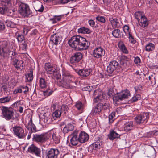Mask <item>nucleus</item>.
Instances as JSON below:
<instances>
[{
    "mask_svg": "<svg viewBox=\"0 0 158 158\" xmlns=\"http://www.w3.org/2000/svg\"><path fill=\"white\" fill-rule=\"evenodd\" d=\"M13 60H12L13 64L17 69H20L23 67V61L22 60H19L17 59L13 58Z\"/></svg>",
    "mask_w": 158,
    "mask_h": 158,
    "instance_id": "obj_21",
    "label": "nucleus"
},
{
    "mask_svg": "<svg viewBox=\"0 0 158 158\" xmlns=\"http://www.w3.org/2000/svg\"><path fill=\"white\" fill-rule=\"evenodd\" d=\"M45 69L47 73L49 74H54L56 71L55 68L49 64H45Z\"/></svg>",
    "mask_w": 158,
    "mask_h": 158,
    "instance_id": "obj_23",
    "label": "nucleus"
},
{
    "mask_svg": "<svg viewBox=\"0 0 158 158\" xmlns=\"http://www.w3.org/2000/svg\"><path fill=\"white\" fill-rule=\"evenodd\" d=\"M7 11V7L4 6V7H0V13L2 14H4L6 13Z\"/></svg>",
    "mask_w": 158,
    "mask_h": 158,
    "instance_id": "obj_56",
    "label": "nucleus"
},
{
    "mask_svg": "<svg viewBox=\"0 0 158 158\" xmlns=\"http://www.w3.org/2000/svg\"><path fill=\"white\" fill-rule=\"evenodd\" d=\"M17 39L19 42H21L24 40V37L23 35L19 34L17 36Z\"/></svg>",
    "mask_w": 158,
    "mask_h": 158,
    "instance_id": "obj_57",
    "label": "nucleus"
},
{
    "mask_svg": "<svg viewBox=\"0 0 158 158\" xmlns=\"http://www.w3.org/2000/svg\"><path fill=\"white\" fill-rule=\"evenodd\" d=\"M118 46L120 49L123 53L126 54H127L128 53V51L124 44L123 43H119Z\"/></svg>",
    "mask_w": 158,
    "mask_h": 158,
    "instance_id": "obj_42",
    "label": "nucleus"
},
{
    "mask_svg": "<svg viewBox=\"0 0 158 158\" xmlns=\"http://www.w3.org/2000/svg\"><path fill=\"white\" fill-rule=\"evenodd\" d=\"M105 54V50L101 47H98L94 49L92 52V55L95 58L101 59Z\"/></svg>",
    "mask_w": 158,
    "mask_h": 158,
    "instance_id": "obj_12",
    "label": "nucleus"
},
{
    "mask_svg": "<svg viewBox=\"0 0 158 158\" xmlns=\"http://www.w3.org/2000/svg\"><path fill=\"white\" fill-rule=\"evenodd\" d=\"M26 127L27 129L29 130H31L32 132H35L37 131L36 127L32 123V118H31L27 125L26 126Z\"/></svg>",
    "mask_w": 158,
    "mask_h": 158,
    "instance_id": "obj_27",
    "label": "nucleus"
},
{
    "mask_svg": "<svg viewBox=\"0 0 158 158\" xmlns=\"http://www.w3.org/2000/svg\"><path fill=\"white\" fill-rule=\"evenodd\" d=\"M43 118L42 120L45 123L49 124L52 122L51 116L49 114H44L43 115Z\"/></svg>",
    "mask_w": 158,
    "mask_h": 158,
    "instance_id": "obj_32",
    "label": "nucleus"
},
{
    "mask_svg": "<svg viewBox=\"0 0 158 158\" xmlns=\"http://www.w3.org/2000/svg\"><path fill=\"white\" fill-rule=\"evenodd\" d=\"M100 145L98 142H95L89 146L88 150L89 152H92L93 151L97 150L100 148Z\"/></svg>",
    "mask_w": 158,
    "mask_h": 158,
    "instance_id": "obj_28",
    "label": "nucleus"
},
{
    "mask_svg": "<svg viewBox=\"0 0 158 158\" xmlns=\"http://www.w3.org/2000/svg\"><path fill=\"white\" fill-rule=\"evenodd\" d=\"M78 32L82 34H89L91 32V31L88 28L82 27L78 29Z\"/></svg>",
    "mask_w": 158,
    "mask_h": 158,
    "instance_id": "obj_35",
    "label": "nucleus"
},
{
    "mask_svg": "<svg viewBox=\"0 0 158 158\" xmlns=\"http://www.w3.org/2000/svg\"><path fill=\"white\" fill-rule=\"evenodd\" d=\"M18 12L20 15L25 18L30 17L32 15V13L29 6L23 3L19 4Z\"/></svg>",
    "mask_w": 158,
    "mask_h": 158,
    "instance_id": "obj_3",
    "label": "nucleus"
},
{
    "mask_svg": "<svg viewBox=\"0 0 158 158\" xmlns=\"http://www.w3.org/2000/svg\"><path fill=\"white\" fill-rule=\"evenodd\" d=\"M11 99V97L6 96L0 98V103H5L9 102Z\"/></svg>",
    "mask_w": 158,
    "mask_h": 158,
    "instance_id": "obj_40",
    "label": "nucleus"
},
{
    "mask_svg": "<svg viewBox=\"0 0 158 158\" xmlns=\"http://www.w3.org/2000/svg\"><path fill=\"white\" fill-rule=\"evenodd\" d=\"M93 98L94 102L97 103L99 101L107 99L108 96L106 93L102 92L100 89H97L94 91Z\"/></svg>",
    "mask_w": 158,
    "mask_h": 158,
    "instance_id": "obj_5",
    "label": "nucleus"
},
{
    "mask_svg": "<svg viewBox=\"0 0 158 158\" xmlns=\"http://www.w3.org/2000/svg\"><path fill=\"white\" fill-rule=\"evenodd\" d=\"M15 10L9 9L7 7V11L6 13L8 15L12 16L15 14Z\"/></svg>",
    "mask_w": 158,
    "mask_h": 158,
    "instance_id": "obj_45",
    "label": "nucleus"
},
{
    "mask_svg": "<svg viewBox=\"0 0 158 158\" xmlns=\"http://www.w3.org/2000/svg\"><path fill=\"white\" fill-rule=\"evenodd\" d=\"M96 19L97 20L103 23H105L106 22L105 18L102 16H98L96 18Z\"/></svg>",
    "mask_w": 158,
    "mask_h": 158,
    "instance_id": "obj_50",
    "label": "nucleus"
},
{
    "mask_svg": "<svg viewBox=\"0 0 158 158\" xmlns=\"http://www.w3.org/2000/svg\"><path fill=\"white\" fill-rule=\"evenodd\" d=\"M59 153L57 149L51 148L46 153V158H57Z\"/></svg>",
    "mask_w": 158,
    "mask_h": 158,
    "instance_id": "obj_15",
    "label": "nucleus"
},
{
    "mask_svg": "<svg viewBox=\"0 0 158 158\" xmlns=\"http://www.w3.org/2000/svg\"><path fill=\"white\" fill-rule=\"evenodd\" d=\"M115 93L114 92L113 88H109L107 93L108 95L111 98H112L115 95Z\"/></svg>",
    "mask_w": 158,
    "mask_h": 158,
    "instance_id": "obj_49",
    "label": "nucleus"
},
{
    "mask_svg": "<svg viewBox=\"0 0 158 158\" xmlns=\"http://www.w3.org/2000/svg\"><path fill=\"white\" fill-rule=\"evenodd\" d=\"M120 135L113 130H111L108 135V138L111 140H113L120 137Z\"/></svg>",
    "mask_w": 158,
    "mask_h": 158,
    "instance_id": "obj_20",
    "label": "nucleus"
},
{
    "mask_svg": "<svg viewBox=\"0 0 158 158\" xmlns=\"http://www.w3.org/2000/svg\"><path fill=\"white\" fill-rule=\"evenodd\" d=\"M49 136L47 133L41 134L40 135L35 134L34 135L33 139L34 141L37 142L44 143L48 139Z\"/></svg>",
    "mask_w": 158,
    "mask_h": 158,
    "instance_id": "obj_11",
    "label": "nucleus"
},
{
    "mask_svg": "<svg viewBox=\"0 0 158 158\" xmlns=\"http://www.w3.org/2000/svg\"><path fill=\"white\" fill-rule=\"evenodd\" d=\"M123 29L124 32L126 34L129 33V32H130L129 31V27L127 25H125L123 27Z\"/></svg>",
    "mask_w": 158,
    "mask_h": 158,
    "instance_id": "obj_60",
    "label": "nucleus"
},
{
    "mask_svg": "<svg viewBox=\"0 0 158 158\" xmlns=\"http://www.w3.org/2000/svg\"><path fill=\"white\" fill-rule=\"evenodd\" d=\"M104 5L107 6H110L111 3L110 0H103Z\"/></svg>",
    "mask_w": 158,
    "mask_h": 158,
    "instance_id": "obj_61",
    "label": "nucleus"
},
{
    "mask_svg": "<svg viewBox=\"0 0 158 158\" xmlns=\"http://www.w3.org/2000/svg\"><path fill=\"white\" fill-rule=\"evenodd\" d=\"M74 129V126L71 124L69 123L64 127L63 132L64 134L67 133L68 132L73 131Z\"/></svg>",
    "mask_w": 158,
    "mask_h": 158,
    "instance_id": "obj_30",
    "label": "nucleus"
},
{
    "mask_svg": "<svg viewBox=\"0 0 158 158\" xmlns=\"http://www.w3.org/2000/svg\"><path fill=\"white\" fill-rule=\"evenodd\" d=\"M68 107L67 106L65 105H63L61 106L60 111L61 113L64 114H66L68 112Z\"/></svg>",
    "mask_w": 158,
    "mask_h": 158,
    "instance_id": "obj_44",
    "label": "nucleus"
},
{
    "mask_svg": "<svg viewBox=\"0 0 158 158\" xmlns=\"http://www.w3.org/2000/svg\"><path fill=\"white\" fill-rule=\"evenodd\" d=\"M129 59L125 56H122L120 59V64L119 66L120 67V70H122L125 68H126L128 64Z\"/></svg>",
    "mask_w": 158,
    "mask_h": 158,
    "instance_id": "obj_18",
    "label": "nucleus"
},
{
    "mask_svg": "<svg viewBox=\"0 0 158 158\" xmlns=\"http://www.w3.org/2000/svg\"><path fill=\"white\" fill-rule=\"evenodd\" d=\"M1 110L2 117L6 120H14L15 119L14 116V113L12 108L2 106Z\"/></svg>",
    "mask_w": 158,
    "mask_h": 158,
    "instance_id": "obj_4",
    "label": "nucleus"
},
{
    "mask_svg": "<svg viewBox=\"0 0 158 158\" xmlns=\"http://www.w3.org/2000/svg\"><path fill=\"white\" fill-rule=\"evenodd\" d=\"M128 34L130 41L131 43H135V40H134L133 36L132 35L131 33V32H129Z\"/></svg>",
    "mask_w": 158,
    "mask_h": 158,
    "instance_id": "obj_55",
    "label": "nucleus"
},
{
    "mask_svg": "<svg viewBox=\"0 0 158 158\" xmlns=\"http://www.w3.org/2000/svg\"><path fill=\"white\" fill-rule=\"evenodd\" d=\"M92 89L93 87L92 86H87L86 87H83L82 88V90L83 91H87L89 92H90L92 91Z\"/></svg>",
    "mask_w": 158,
    "mask_h": 158,
    "instance_id": "obj_59",
    "label": "nucleus"
},
{
    "mask_svg": "<svg viewBox=\"0 0 158 158\" xmlns=\"http://www.w3.org/2000/svg\"><path fill=\"white\" fill-rule=\"evenodd\" d=\"M109 21L110 22L111 25L114 28H119L120 27V23L118 20L116 18H110Z\"/></svg>",
    "mask_w": 158,
    "mask_h": 158,
    "instance_id": "obj_22",
    "label": "nucleus"
},
{
    "mask_svg": "<svg viewBox=\"0 0 158 158\" xmlns=\"http://www.w3.org/2000/svg\"><path fill=\"white\" fill-rule=\"evenodd\" d=\"M30 72L26 76V81L31 82L33 79V71L31 70Z\"/></svg>",
    "mask_w": 158,
    "mask_h": 158,
    "instance_id": "obj_41",
    "label": "nucleus"
},
{
    "mask_svg": "<svg viewBox=\"0 0 158 158\" xmlns=\"http://www.w3.org/2000/svg\"><path fill=\"white\" fill-rule=\"evenodd\" d=\"M102 103H99L95 107H94L92 110L94 115L96 114H99L102 110Z\"/></svg>",
    "mask_w": 158,
    "mask_h": 158,
    "instance_id": "obj_25",
    "label": "nucleus"
},
{
    "mask_svg": "<svg viewBox=\"0 0 158 158\" xmlns=\"http://www.w3.org/2000/svg\"><path fill=\"white\" fill-rule=\"evenodd\" d=\"M90 70L83 69L79 70L78 72L79 75L83 77H87L90 74Z\"/></svg>",
    "mask_w": 158,
    "mask_h": 158,
    "instance_id": "obj_31",
    "label": "nucleus"
},
{
    "mask_svg": "<svg viewBox=\"0 0 158 158\" xmlns=\"http://www.w3.org/2000/svg\"><path fill=\"white\" fill-rule=\"evenodd\" d=\"M11 0H1V4L4 6H10Z\"/></svg>",
    "mask_w": 158,
    "mask_h": 158,
    "instance_id": "obj_43",
    "label": "nucleus"
},
{
    "mask_svg": "<svg viewBox=\"0 0 158 158\" xmlns=\"http://www.w3.org/2000/svg\"><path fill=\"white\" fill-rule=\"evenodd\" d=\"M144 15L143 12L140 11L136 12L135 14V18L137 19L138 22L140 20V18H142Z\"/></svg>",
    "mask_w": 158,
    "mask_h": 158,
    "instance_id": "obj_39",
    "label": "nucleus"
},
{
    "mask_svg": "<svg viewBox=\"0 0 158 158\" xmlns=\"http://www.w3.org/2000/svg\"><path fill=\"white\" fill-rule=\"evenodd\" d=\"M34 6L35 10L39 12H43L44 9L42 3L39 1L35 2Z\"/></svg>",
    "mask_w": 158,
    "mask_h": 158,
    "instance_id": "obj_24",
    "label": "nucleus"
},
{
    "mask_svg": "<svg viewBox=\"0 0 158 158\" xmlns=\"http://www.w3.org/2000/svg\"><path fill=\"white\" fill-rule=\"evenodd\" d=\"M61 114V112L60 110H56L53 113V117L54 119H56V118L60 117Z\"/></svg>",
    "mask_w": 158,
    "mask_h": 158,
    "instance_id": "obj_38",
    "label": "nucleus"
},
{
    "mask_svg": "<svg viewBox=\"0 0 158 158\" xmlns=\"http://www.w3.org/2000/svg\"><path fill=\"white\" fill-rule=\"evenodd\" d=\"M133 126V123L132 121L126 122L124 124V130L126 131H129L132 129Z\"/></svg>",
    "mask_w": 158,
    "mask_h": 158,
    "instance_id": "obj_29",
    "label": "nucleus"
},
{
    "mask_svg": "<svg viewBox=\"0 0 158 158\" xmlns=\"http://www.w3.org/2000/svg\"><path fill=\"white\" fill-rule=\"evenodd\" d=\"M149 118V115L147 113H143L137 115L135 118L137 124H140L146 123Z\"/></svg>",
    "mask_w": 158,
    "mask_h": 158,
    "instance_id": "obj_8",
    "label": "nucleus"
},
{
    "mask_svg": "<svg viewBox=\"0 0 158 158\" xmlns=\"http://www.w3.org/2000/svg\"><path fill=\"white\" fill-rule=\"evenodd\" d=\"M20 88L22 90V91H23L24 94H26L29 91V88L27 86L20 85Z\"/></svg>",
    "mask_w": 158,
    "mask_h": 158,
    "instance_id": "obj_52",
    "label": "nucleus"
},
{
    "mask_svg": "<svg viewBox=\"0 0 158 158\" xmlns=\"http://www.w3.org/2000/svg\"><path fill=\"white\" fill-rule=\"evenodd\" d=\"M12 129L14 134L19 138L23 139L25 137L26 134L21 127L15 126L13 127Z\"/></svg>",
    "mask_w": 158,
    "mask_h": 158,
    "instance_id": "obj_9",
    "label": "nucleus"
},
{
    "mask_svg": "<svg viewBox=\"0 0 158 158\" xmlns=\"http://www.w3.org/2000/svg\"><path fill=\"white\" fill-rule=\"evenodd\" d=\"M139 22V25L143 28L147 27L149 24V21L145 15L140 19Z\"/></svg>",
    "mask_w": 158,
    "mask_h": 158,
    "instance_id": "obj_26",
    "label": "nucleus"
},
{
    "mask_svg": "<svg viewBox=\"0 0 158 158\" xmlns=\"http://www.w3.org/2000/svg\"><path fill=\"white\" fill-rule=\"evenodd\" d=\"M10 43L6 40H0V48L3 53H6L9 51Z\"/></svg>",
    "mask_w": 158,
    "mask_h": 158,
    "instance_id": "obj_14",
    "label": "nucleus"
},
{
    "mask_svg": "<svg viewBox=\"0 0 158 158\" xmlns=\"http://www.w3.org/2000/svg\"><path fill=\"white\" fill-rule=\"evenodd\" d=\"M39 83L40 87L42 89L46 88L48 85L47 81L43 78H40Z\"/></svg>",
    "mask_w": 158,
    "mask_h": 158,
    "instance_id": "obj_33",
    "label": "nucleus"
},
{
    "mask_svg": "<svg viewBox=\"0 0 158 158\" xmlns=\"http://www.w3.org/2000/svg\"><path fill=\"white\" fill-rule=\"evenodd\" d=\"M120 30L118 29H114L112 32L113 35L115 38H119V36Z\"/></svg>",
    "mask_w": 158,
    "mask_h": 158,
    "instance_id": "obj_48",
    "label": "nucleus"
},
{
    "mask_svg": "<svg viewBox=\"0 0 158 158\" xmlns=\"http://www.w3.org/2000/svg\"><path fill=\"white\" fill-rule=\"evenodd\" d=\"M69 45L75 50H79L81 48L86 49L89 46L90 43L86 39L79 35L72 37L68 41Z\"/></svg>",
    "mask_w": 158,
    "mask_h": 158,
    "instance_id": "obj_1",
    "label": "nucleus"
},
{
    "mask_svg": "<svg viewBox=\"0 0 158 158\" xmlns=\"http://www.w3.org/2000/svg\"><path fill=\"white\" fill-rule=\"evenodd\" d=\"M27 151L29 153L35 154L36 156L41 157L40 149L34 144H32L29 147Z\"/></svg>",
    "mask_w": 158,
    "mask_h": 158,
    "instance_id": "obj_13",
    "label": "nucleus"
},
{
    "mask_svg": "<svg viewBox=\"0 0 158 158\" xmlns=\"http://www.w3.org/2000/svg\"><path fill=\"white\" fill-rule=\"evenodd\" d=\"M110 104L109 103H105L104 104H102V110H107V111H109Z\"/></svg>",
    "mask_w": 158,
    "mask_h": 158,
    "instance_id": "obj_53",
    "label": "nucleus"
},
{
    "mask_svg": "<svg viewBox=\"0 0 158 158\" xmlns=\"http://www.w3.org/2000/svg\"><path fill=\"white\" fill-rule=\"evenodd\" d=\"M52 139L56 144H58L59 143L60 141V136L58 134L53 133L52 135Z\"/></svg>",
    "mask_w": 158,
    "mask_h": 158,
    "instance_id": "obj_34",
    "label": "nucleus"
},
{
    "mask_svg": "<svg viewBox=\"0 0 158 158\" xmlns=\"http://www.w3.org/2000/svg\"><path fill=\"white\" fill-rule=\"evenodd\" d=\"M6 24L8 27H10L11 28H14L15 27L16 24L13 22L7 20L6 22Z\"/></svg>",
    "mask_w": 158,
    "mask_h": 158,
    "instance_id": "obj_46",
    "label": "nucleus"
},
{
    "mask_svg": "<svg viewBox=\"0 0 158 158\" xmlns=\"http://www.w3.org/2000/svg\"><path fill=\"white\" fill-rule=\"evenodd\" d=\"M37 33V31L36 29L32 30L30 33V35L31 36L34 37Z\"/></svg>",
    "mask_w": 158,
    "mask_h": 158,
    "instance_id": "obj_62",
    "label": "nucleus"
},
{
    "mask_svg": "<svg viewBox=\"0 0 158 158\" xmlns=\"http://www.w3.org/2000/svg\"><path fill=\"white\" fill-rule=\"evenodd\" d=\"M76 0H60V2L61 4H64L68 3L69 2L72 1L75 2Z\"/></svg>",
    "mask_w": 158,
    "mask_h": 158,
    "instance_id": "obj_63",
    "label": "nucleus"
},
{
    "mask_svg": "<svg viewBox=\"0 0 158 158\" xmlns=\"http://www.w3.org/2000/svg\"><path fill=\"white\" fill-rule=\"evenodd\" d=\"M78 136L80 142L81 143H84L89 139V137L88 134L83 131H81Z\"/></svg>",
    "mask_w": 158,
    "mask_h": 158,
    "instance_id": "obj_19",
    "label": "nucleus"
},
{
    "mask_svg": "<svg viewBox=\"0 0 158 158\" xmlns=\"http://www.w3.org/2000/svg\"><path fill=\"white\" fill-rule=\"evenodd\" d=\"M130 96V92L128 90H127L119 94H115L112 98H113V101L116 102L119 100L121 101L123 99L128 98Z\"/></svg>",
    "mask_w": 158,
    "mask_h": 158,
    "instance_id": "obj_10",
    "label": "nucleus"
},
{
    "mask_svg": "<svg viewBox=\"0 0 158 158\" xmlns=\"http://www.w3.org/2000/svg\"><path fill=\"white\" fill-rule=\"evenodd\" d=\"M141 98L140 95L139 94H136L133 97L131 100L132 102H135Z\"/></svg>",
    "mask_w": 158,
    "mask_h": 158,
    "instance_id": "obj_54",
    "label": "nucleus"
},
{
    "mask_svg": "<svg viewBox=\"0 0 158 158\" xmlns=\"http://www.w3.org/2000/svg\"><path fill=\"white\" fill-rule=\"evenodd\" d=\"M53 93V91L50 89H47L46 90L43 91V94L45 97H48L51 95Z\"/></svg>",
    "mask_w": 158,
    "mask_h": 158,
    "instance_id": "obj_51",
    "label": "nucleus"
},
{
    "mask_svg": "<svg viewBox=\"0 0 158 158\" xmlns=\"http://www.w3.org/2000/svg\"><path fill=\"white\" fill-rule=\"evenodd\" d=\"M62 40L61 36L56 34L51 36L49 43V46L52 48L56 47L57 45L59 44Z\"/></svg>",
    "mask_w": 158,
    "mask_h": 158,
    "instance_id": "obj_6",
    "label": "nucleus"
},
{
    "mask_svg": "<svg viewBox=\"0 0 158 158\" xmlns=\"http://www.w3.org/2000/svg\"><path fill=\"white\" fill-rule=\"evenodd\" d=\"M82 54L80 52H77L73 54L70 59L71 63H76L78 62L82 59Z\"/></svg>",
    "mask_w": 158,
    "mask_h": 158,
    "instance_id": "obj_16",
    "label": "nucleus"
},
{
    "mask_svg": "<svg viewBox=\"0 0 158 158\" xmlns=\"http://www.w3.org/2000/svg\"><path fill=\"white\" fill-rule=\"evenodd\" d=\"M78 131H75L70 135L72 137L70 139V143L72 145H76L80 142L78 137Z\"/></svg>",
    "mask_w": 158,
    "mask_h": 158,
    "instance_id": "obj_17",
    "label": "nucleus"
},
{
    "mask_svg": "<svg viewBox=\"0 0 158 158\" xmlns=\"http://www.w3.org/2000/svg\"><path fill=\"white\" fill-rule=\"evenodd\" d=\"M22 90L21 89V88H20V86L19 87L17 88L14 90L13 93L15 94H16L18 93H22Z\"/></svg>",
    "mask_w": 158,
    "mask_h": 158,
    "instance_id": "obj_58",
    "label": "nucleus"
},
{
    "mask_svg": "<svg viewBox=\"0 0 158 158\" xmlns=\"http://www.w3.org/2000/svg\"><path fill=\"white\" fill-rule=\"evenodd\" d=\"M20 102V100L17 101L12 105V106L13 107H17L19 105Z\"/></svg>",
    "mask_w": 158,
    "mask_h": 158,
    "instance_id": "obj_64",
    "label": "nucleus"
},
{
    "mask_svg": "<svg viewBox=\"0 0 158 158\" xmlns=\"http://www.w3.org/2000/svg\"><path fill=\"white\" fill-rule=\"evenodd\" d=\"M75 106L78 110L82 112L83 109V105L81 102L80 101L77 102Z\"/></svg>",
    "mask_w": 158,
    "mask_h": 158,
    "instance_id": "obj_37",
    "label": "nucleus"
},
{
    "mask_svg": "<svg viewBox=\"0 0 158 158\" xmlns=\"http://www.w3.org/2000/svg\"><path fill=\"white\" fill-rule=\"evenodd\" d=\"M120 67L118 63L115 60H113L110 62L107 66V71L109 73L112 74L114 73L115 70H118L120 71Z\"/></svg>",
    "mask_w": 158,
    "mask_h": 158,
    "instance_id": "obj_7",
    "label": "nucleus"
},
{
    "mask_svg": "<svg viewBox=\"0 0 158 158\" xmlns=\"http://www.w3.org/2000/svg\"><path fill=\"white\" fill-rule=\"evenodd\" d=\"M75 77L68 71H64L62 74V78L59 80L57 84L59 86L67 89H73L74 87L71 86L70 83L74 82Z\"/></svg>",
    "mask_w": 158,
    "mask_h": 158,
    "instance_id": "obj_2",
    "label": "nucleus"
},
{
    "mask_svg": "<svg viewBox=\"0 0 158 158\" xmlns=\"http://www.w3.org/2000/svg\"><path fill=\"white\" fill-rule=\"evenodd\" d=\"M155 48V45L151 43L147 44L145 46V50L148 52L153 51Z\"/></svg>",
    "mask_w": 158,
    "mask_h": 158,
    "instance_id": "obj_36",
    "label": "nucleus"
},
{
    "mask_svg": "<svg viewBox=\"0 0 158 158\" xmlns=\"http://www.w3.org/2000/svg\"><path fill=\"white\" fill-rule=\"evenodd\" d=\"M115 112H112L108 116L109 123L110 124L112 123L114 120V117L115 116Z\"/></svg>",
    "mask_w": 158,
    "mask_h": 158,
    "instance_id": "obj_47",
    "label": "nucleus"
}]
</instances>
